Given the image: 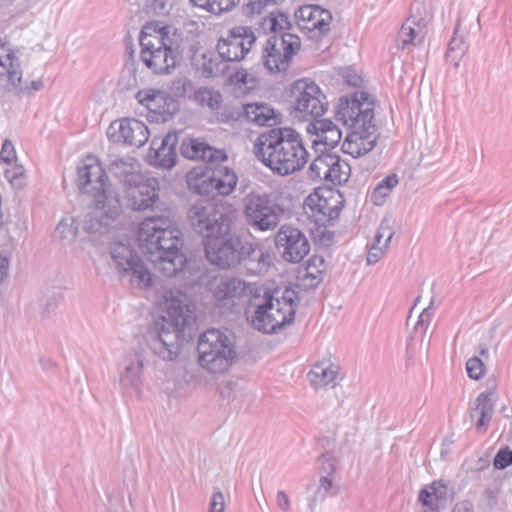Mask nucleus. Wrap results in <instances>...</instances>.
Returning a JSON list of instances; mask_svg holds the SVG:
<instances>
[{
	"mask_svg": "<svg viewBox=\"0 0 512 512\" xmlns=\"http://www.w3.org/2000/svg\"><path fill=\"white\" fill-rule=\"evenodd\" d=\"M178 133L172 131L163 138H154L149 149V157L154 159V164L162 168H172L176 164Z\"/></svg>",
	"mask_w": 512,
	"mask_h": 512,
	"instance_id": "nucleus-25",
	"label": "nucleus"
},
{
	"mask_svg": "<svg viewBox=\"0 0 512 512\" xmlns=\"http://www.w3.org/2000/svg\"><path fill=\"white\" fill-rule=\"evenodd\" d=\"M368 96L366 92H359L351 100L341 98L335 113L336 120L350 129L342 150L354 158L370 152L377 141L374 112Z\"/></svg>",
	"mask_w": 512,
	"mask_h": 512,
	"instance_id": "nucleus-6",
	"label": "nucleus"
},
{
	"mask_svg": "<svg viewBox=\"0 0 512 512\" xmlns=\"http://www.w3.org/2000/svg\"><path fill=\"white\" fill-rule=\"evenodd\" d=\"M452 512H474V506L470 501L464 500L457 503Z\"/></svg>",
	"mask_w": 512,
	"mask_h": 512,
	"instance_id": "nucleus-59",
	"label": "nucleus"
},
{
	"mask_svg": "<svg viewBox=\"0 0 512 512\" xmlns=\"http://www.w3.org/2000/svg\"><path fill=\"white\" fill-rule=\"evenodd\" d=\"M260 27L265 33L281 35L282 33H286V29L290 28V22L288 20V16L285 13H275L272 11L267 17L262 19Z\"/></svg>",
	"mask_w": 512,
	"mask_h": 512,
	"instance_id": "nucleus-35",
	"label": "nucleus"
},
{
	"mask_svg": "<svg viewBox=\"0 0 512 512\" xmlns=\"http://www.w3.org/2000/svg\"><path fill=\"white\" fill-rule=\"evenodd\" d=\"M398 176L396 174H391L382 179L378 184L380 186H384L389 191H392L398 184Z\"/></svg>",
	"mask_w": 512,
	"mask_h": 512,
	"instance_id": "nucleus-58",
	"label": "nucleus"
},
{
	"mask_svg": "<svg viewBox=\"0 0 512 512\" xmlns=\"http://www.w3.org/2000/svg\"><path fill=\"white\" fill-rule=\"evenodd\" d=\"M140 58L145 66L158 75L171 74L182 55V35L173 26L158 22L147 23L139 37Z\"/></svg>",
	"mask_w": 512,
	"mask_h": 512,
	"instance_id": "nucleus-7",
	"label": "nucleus"
},
{
	"mask_svg": "<svg viewBox=\"0 0 512 512\" xmlns=\"http://www.w3.org/2000/svg\"><path fill=\"white\" fill-rule=\"evenodd\" d=\"M498 395L494 389L481 392L469 408V418L479 433H485L494 415Z\"/></svg>",
	"mask_w": 512,
	"mask_h": 512,
	"instance_id": "nucleus-23",
	"label": "nucleus"
},
{
	"mask_svg": "<svg viewBox=\"0 0 512 512\" xmlns=\"http://www.w3.org/2000/svg\"><path fill=\"white\" fill-rule=\"evenodd\" d=\"M459 26L460 24L458 22L446 53V58L453 62L456 68L459 66L460 60L467 53L469 48L463 36L459 35Z\"/></svg>",
	"mask_w": 512,
	"mask_h": 512,
	"instance_id": "nucleus-36",
	"label": "nucleus"
},
{
	"mask_svg": "<svg viewBox=\"0 0 512 512\" xmlns=\"http://www.w3.org/2000/svg\"><path fill=\"white\" fill-rule=\"evenodd\" d=\"M241 262L238 263L248 274L262 273L267 266L266 255L257 244L244 240L241 248Z\"/></svg>",
	"mask_w": 512,
	"mask_h": 512,
	"instance_id": "nucleus-31",
	"label": "nucleus"
},
{
	"mask_svg": "<svg viewBox=\"0 0 512 512\" xmlns=\"http://www.w3.org/2000/svg\"><path fill=\"white\" fill-rule=\"evenodd\" d=\"M434 497H435L434 487H431L430 489H423V490H421V492L419 494V500L425 506H432Z\"/></svg>",
	"mask_w": 512,
	"mask_h": 512,
	"instance_id": "nucleus-56",
	"label": "nucleus"
},
{
	"mask_svg": "<svg viewBox=\"0 0 512 512\" xmlns=\"http://www.w3.org/2000/svg\"><path fill=\"white\" fill-rule=\"evenodd\" d=\"M55 236L60 237L62 239H73L76 236V231L72 226L60 222L59 225L56 227Z\"/></svg>",
	"mask_w": 512,
	"mask_h": 512,
	"instance_id": "nucleus-53",
	"label": "nucleus"
},
{
	"mask_svg": "<svg viewBox=\"0 0 512 512\" xmlns=\"http://www.w3.org/2000/svg\"><path fill=\"white\" fill-rule=\"evenodd\" d=\"M497 496L498 491L496 489L487 488L485 490V497L487 499V504L490 508L494 507L497 504Z\"/></svg>",
	"mask_w": 512,
	"mask_h": 512,
	"instance_id": "nucleus-60",
	"label": "nucleus"
},
{
	"mask_svg": "<svg viewBox=\"0 0 512 512\" xmlns=\"http://www.w3.org/2000/svg\"><path fill=\"white\" fill-rule=\"evenodd\" d=\"M225 498L222 492L216 491L212 494L209 512H224Z\"/></svg>",
	"mask_w": 512,
	"mask_h": 512,
	"instance_id": "nucleus-52",
	"label": "nucleus"
},
{
	"mask_svg": "<svg viewBox=\"0 0 512 512\" xmlns=\"http://www.w3.org/2000/svg\"><path fill=\"white\" fill-rule=\"evenodd\" d=\"M292 97L295 117L314 119L306 127L312 147L316 151L336 147L342 139V131L332 120L318 119L328 109V102L321 88L312 80L299 79L293 84Z\"/></svg>",
	"mask_w": 512,
	"mask_h": 512,
	"instance_id": "nucleus-3",
	"label": "nucleus"
},
{
	"mask_svg": "<svg viewBox=\"0 0 512 512\" xmlns=\"http://www.w3.org/2000/svg\"><path fill=\"white\" fill-rule=\"evenodd\" d=\"M149 134L144 122L134 118L113 121L107 129V136L112 142L138 148L148 141Z\"/></svg>",
	"mask_w": 512,
	"mask_h": 512,
	"instance_id": "nucleus-18",
	"label": "nucleus"
},
{
	"mask_svg": "<svg viewBox=\"0 0 512 512\" xmlns=\"http://www.w3.org/2000/svg\"><path fill=\"white\" fill-rule=\"evenodd\" d=\"M232 84H244L247 85L252 81V77L248 74L247 70L241 68L238 69L234 74L229 77Z\"/></svg>",
	"mask_w": 512,
	"mask_h": 512,
	"instance_id": "nucleus-54",
	"label": "nucleus"
},
{
	"mask_svg": "<svg viewBox=\"0 0 512 512\" xmlns=\"http://www.w3.org/2000/svg\"><path fill=\"white\" fill-rule=\"evenodd\" d=\"M432 316L433 313L430 310V306L423 309V311L419 315V320L417 322L416 327H423L424 329H426L432 319Z\"/></svg>",
	"mask_w": 512,
	"mask_h": 512,
	"instance_id": "nucleus-57",
	"label": "nucleus"
},
{
	"mask_svg": "<svg viewBox=\"0 0 512 512\" xmlns=\"http://www.w3.org/2000/svg\"><path fill=\"white\" fill-rule=\"evenodd\" d=\"M31 87L34 90H40L43 87V82L41 80L32 81Z\"/></svg>",
	"mask_w": 512,
	"mask_h": 512,
	"instance_id": "nucleus-63",
	"label": "nucleus"
},
{
	"mask_svg": "<svg viewBox=\"0 0 512 512\" xmlns=\"http://www.w3.org/2000/svg\"><path fill=\"white\" fill-rule=\"evenodd\" d=\"M135 98L152 115L154 121H167L178 109L176 101L165 91L155 89L139 90Z\"/></svg>",
	"mask_w": 512,
	"mask_h": 512,
	"instance_id": "nucleus-20",
	"label": "nucleus"
},
{
	"mask_svg": "<svg viewBox=\"0 0 512 512\" xmlns=\"http://www.w3.org/2000/svg\"><path fill=\"white\" fill-rule=\"evenodd\" d=\"M190 2L211 14L221 15L232 11L239 4L240 0H190Z\"/></svg>",
	"mask_w": 512,
	"mask_h": 512,
	"instance_id": "nucleus-38",
	"label": "nucleus"
},
{
	"mask_svg": "<svg viewBox=\"0 0 512 512\" xmlns=\"http://www.w3.org/2000/svg\"><path fill=\"white\" fill-rule=\"evenodd\" d=\"M275 244L284 260L299 263L310 251V244L306 235L296 227L282 225L276 236Z\"/></svg>",
	"mask_w": 512,
	"mask_h": 512,
	"instance_id": "nucleus-16",
	"label": "nucleus"
},
{
	"mask_svg": "<svg viewBox=\"0 0 512 512\" xmlns=\"http://www.w3.org/2000/svg\"><path fill=\"white\" fill-rule=\"evenodd\" d=\"M256 36L251 27L235 26L228 30L226 37L217 43V52L225 62H235L244 59L255 44Z\"/></svg>",
	"mask_w": 512,
	"mask_h": 512,
	"instance_id": "nucleus-15",
	"label": "nucleus"
},
{
	"mask_svg": "<svg viewBox=\"0 0 512 512\" xmlns=\"http://www.w3.org/2000/svg\"><path fill=\"white\" fill-rule=\"evenodd\" d=\"M244 240L235 234L211 235L204 240L206 257L221 269H230L241 262V248Z\"/></svg>",
	"mask_w": 512,
	"mask_h": 512,
	"instance_id": "nucleus-14",
	"label": "nucleus"
},
{
	"mask_svg": "<svg viewBox=\"0 0 512 512\" xmlns=\"http://www.w3.org/2000/svg\"><path fill=\"white\" fill-rule=\"evenodd\" d=\"M110 173L123 183L124 188L139 183L141 173L139 163L132 157L114 158L109 163Z\"/></svg>",
	"mask_w": 512,
	"mask_h": 512,
	"instance_id": "nucleus-30",
	"label": "nucleus"
},
{
	"mask_svg": "<svg viewBox=\"0 0 512 512\" xmlns=\"http://www.w3.org/2000/svg\"><path fill=\"white\" fill-rule=\"evenodd\" d=\"M5 176L17 188H22L25 185V170L21 165H14L7 169Z\"/></svg>",
	"mask_w": 512,
	"mask_h": 512,
	"instance_id": "nucleus-43",
	"label": "nucleus"
},
{
	"mask_svg": "<svg viewBox=\"0 0 512 512\" xmlns=\"http://www.w3.org/2000/svg\"><path fill=\"white\" fill-rule=\"evenodd\" d=\"M221 162H215L212 167V181H214L216 194L228 196L235 190L238 176L234 169L223 165Z\"/></svg>",
	"mask_w": 512,
	"mask_h": 512,
	"instance_id": "nucleus-32",
	"label": "nucleus"
},
{
	"mask_svg": "<svg viewBox=\"0 0 512 512\" xmlns=\"http://www.w3.org/2000/svg\"><path fill=\"white\" fill-rule=\"evenodd\" d=\"M350 176V166L339 156L333 155V160L330 162L329 171L326 174V181L333 184H341L346 182Z\"/></svg>",
	"mask_w": 512,
	"mask_h": 512,
	"instance_id": "nucleus-37",
	"label": "nucleus"
},
{
	"mask_svg": "<svg viewBox=\"0 0 512 512\" xmlns=\"http://www.w3.org/2000/svg\"><path fill=\"white\" fill-rule=\"evenodd\" d=\"M340 196L323 197L318 194L310 195L305 201V210L316 224H330L337 219L341 211Z\"/></svg>",
	"mask_w": 512,
	"mask_h": 512,
	"instance_id": "nucleus-21",
	"label": "nucleus"
},
{
	"mask_svg": "<svg viewBox=\"0 0 512 512\" xmlns=\"http://www.w3.org/2000/svg\"><path fill=\"white\" fill-rule=\"evenodd\" d=\"M394 220L390 216L384 217L377 229V232L375 234L374 240L376 242L383 243L387 246H389L391 239L394 235Z\"/></svg>",
	"mask_w": 512,
	"mask_h": 512,
	"instance_id": "nucleus-41",
	"label": "nucleus"
},
{
	"mask_svg": "<svg viewBox=\"0 0 512 512\" xmlns=\"http://www.w3.org/2000/svg\"><path fill=\"white\" fill-rule=\"evenodd\" d=\"M138 241L142 253L162 275L173 277L184 268L183 234L170 218H145L139 226Z\"/></svg>",
	"mask_w": 512,
	"mask_h": 512,
	"instance_id": "nucleus-2",
	"label": "nucleus"
},
{
	"mask_svg": "<svg viewBox=\"0 0 512 512\" xmlns=\"http://www.w3.org/2000/svg\"><path fill=\"white\" fill-rule=\"evenodd\" d=\"M189 189L199 195H210L215 193L214 181H212V172L210 174L197 170H192L187 175Z\"/></svg>",
	"mask_w": 512,
	"mask_h": 512,
	"instance_id": "nucleus-34",
	"label": "nucleus"
},
{
	"mask_svg": "<svg viewBox=\"0 0 512 512\" xmlns=\"http://www.w3.org/2000/svg\"><path fill=\"white\" fill-rule=\"evenodd\" d=\"M422 18H417L413 13L410 18L404 23L398 32L397 46L401 49H407L409 46H416L424 39L423 27L417 21Z\"/></svg>",
	"mask_w": 512,
	"mask_h": 512,
	"instance_id": "nucleus-33",
	"label": "nucleus"
},
{
	"mask_svg": "<svg viewBox=\"0 0 512 512\" xmlns=\"http://www.w3.org/2000/svg\"><path fill=\"white\" fill-rule=\"evenodd\" d=\"M466 370L471 379L478 380L484 375V364L478 357L474 356L468 359Z\"/></svg>",
	"mask_w": 512,
	"mask_h": 512,
	"instance_id": "nucleus-46",
	"label": "nucleus"
},
{
	"mask_svg": "<svg viewBox=\"0 0 512 512\" xmlns=\"http://www.w3.org/2000/svg\"><path fill=\"white\" fill-rule=\"evenodd\" d=\"M332 487H333V480H332L331 476L322 475L319 480V486H318L317 492L312 500L313 503H316L317 501L324 500Z\"/></svg>",
	"mask_w": 512,
	"mask_h": 512,
	"instance_id": "nucleus-48",
	"label": "nucleus"
},
{
	"mask_svg": "<svg viewBox=\"0 0 512 512\" xmlns=\"http://www.w3.org/2000/svg\"><path fill=\"white\" fill-rule=\"evenodd\" d=\"M479 353H480V355H481V356H483V357H486V358H487V357H488V353H489V351H488V347H487V346H485V345H481V346H480V351H479Z\"/></svg>",
	"mask_w": 512,
	"mask_h": 512,
	"instance_id": "nucleus-64",
	"label": "nucleus"
},
{
	"mask_svg": "<svg viewBox=\"0 0 512 512\" xmlns=\"http://www.w3.org/2000/svg\"><path fill=\"white\" fill-rule=\"evenodd\" d=\"M333 160V154L318 155L309 167V173L312 178L324 179L329 171L330 162Z\"/></svg>",
	"mask_w": 512,
	"mask_h": 512,
	"instance_id": "nucleus-40",
	"label": "nucleus"
},
{
	"mask_svg": "<svg viewBox=\"0 0 512 512\" xmlns=\"http://www.w3.org/2000/svg\"><path fill=\"white\" fill-rule=\"evenodd\" d=\"M276 504H277L278 508L283 512H287L290 510V508H291L290 500L285 491L279 490L277 492Z\"/></svg>",
	"mask_w": 512,
	"mask_h": 512,
	"instance_id": "nucleus-55",
	"label": "nucleus"
},
{
	"mask_svg": "<svg viewBox=\"0 0 512 512\" xmlns=\"http://www.w3.org/2000/svg\"><path fill=\"white\" fill-rule=\"evenodd\" d=\"M197 349L200 367L214 375L226 373L238 356L236 337L228 329L206 330L199 336Z\"/></svg>",
	"mask_w": 512,
	"mask_h": 512,
	"instance_id": "nucleus-8",
	"label": "nucleus"
},
{
	"mask_svg": "<svg viewBox=\"0 0 512 512\" xmlns=\"http://www.w3.org/2000/svg\"><path fill=\"white\" fill-rule=\"evenodd\" d=\"M8 260L6 257L0 255V282L4 280L7 275Z\"/></svg>",
	"mask_w": 512,
	"mask_h": 512,
	"instance_id": "nucleus-61",
	"label": "nucleus"
},
{
	"mask_svg": "<svg viewBox=\"0 0 512 512\" xmlns=\"http://www.w3.org/2000/svg\"><path fill=\"white\" fill-rule=\"evenodd\" d=\"M180 153L187 159L202 160L208 163L227 160V155L223 150L214 149L213 147L196 139L183 141Z\"/></svg>",
	"mask_w": 512,
	"mask_h": 512,
	"instance_id": "nucleus-27",
	"label": "nucleus"
},
{
	"mask_svg": "<svg viewBox=\"0 0 512 512\" xmlns=\"http://www.w3.org/2000/svg\"><path fill=\"white\" fill-rule=\"evenodd\" d=\"M162 315L148 329L145 339L150 350L164 361L175 360L181 350L180 337L191 319L186 295L180 290H167Z\"/></svg>",
	"mask_w": 512,
	"mask_h": 512,
	"instance_id": "nucleus-4",
	"label": "nucleus"
},
{
	"mask_svg": "<svg viewBox=\"0 0 512 512\" xmlns=\"http://www.w3.org/2000/svg\"><path fill=\"white\" fill-rule=\"evenodd\" d=\"M0 159L5 163H12L16 159V153L13 143L10 140H5L0 152Z\"/></svg>",
	"mask_w": 512,
	"mask_h": 512,
	"instance_id": "nucleus-51",
	"label": "nucleus"
},
{
	"mask_svg": "<svg viewBox=\"0 0 512 512\" xmlns=\"http://www.w3.org/2000/svg\"><path fill=\"white\" fill-rule=\"evenodd\" d=\"M300 45V38L295 34L271 35L262 48L261 60L264 67L270 73L285 72Z\"/></svg>",
	"mask_w": 512,
	"mask_h": 512,
	"instance_id": "nucleus-12",
	"label": "nucleus"
},
{
	"mask_svg": "<svg viewBox=\"0 0 512 512\" xmlns=\"http://www.w3.org/2000/svg\"><path fill=\"white\" fill-rule=\"evenodd\" d=\"M156 185V179L153 178L143 181V177H141L139 183L131 184L125 188L128 206L137 211H145L153 208L159 200Z\"/></svg>",
	"mask_w": 512,
	"mask_h": 512,
	"instance_id": "nucleus-22",
	"label": "nucleus"
},
{
	"mask_svg": "<svg viewBox=\"0 0 512 512\" xmlns=\"http://www.w3.org/2000/svg\"><path fill=\"white\" fill-rule=\"evenodd\" d=\"M251 292L249 285L236 277L223 276L215 279L212 293L217 305L222 308H232L248 297Z\"/></svg>",
	"mask_w": 512,
	"mask_h": 512,
	"instance_id": "nucleus-19",
	"label": "nucleus"
},
{
	"mask_svg": "<svg viewBox=\"0 0 512 512\" xmlns=\"http://www.w3.org/2000/svg\"><path fill=\"white\" fill-rule=\"evenodd\" d=\"M300 25L304 29L319 30L321 33L327 32L332 20L331 13L319 6H303L296 13Z\"/></svg>",
	"mask_w": 512,
	"mask_h": 512,
	"instance_id": "nucleus-28",
	"label": "nucleus"
},
{
	"mask_svg": "<svg viewBox=\"0 0 512 512\" xmlns=\"http://www.w3.org/2000/svg\"><path fill=\"white\" fill-rule=\"evenodd\" d=\"M390 193L391 191L386 189L384 186L377 184L371 193V201L374 205L381 206L386 201V198L390 195Z\"/></svg>",
	"mask_w": 512,
	"mask_h": 512,
	"instance_id": "nucleus-50",
	"label": "nucleus"
},
{
	"mask_svg": "<svg viewBox=\"0 0 512 512\" xmlns=\"http://www.w3.org/2000/svg\"><path fill=\"white\" fill-rule=\"evenodd\" d=\"M318 469L323 475L332 476L336 471V460L330 453L319 456Z\"/></svg>",
	"mask_w": 512,
	"mask_h": 512,
	"instance_id": "nucleus-44",
	"label": "nucleus"
},
{
	"mask_svg": "<svg viewBox=\"0 0 512 512\" xmlns=\"http://www.w3.org/2000/svg\"><path fill=\"white\" fill-rule=\"evenodd\" d=\"M203 73L206 74L207 76L216 75V73L213 71V69L211 67V62L204 65Z\"/></svg>",
	"mask_w": 512,
	"mask_h": 512,
	"instance_id": "nucleus-62",
	"label": "nucleus"
},
{
	"mask_svg": "<svg viewBox=\"0 0 512 512\" xmlns=\"http://www.w3.org/2000/svg\"><path fill=\"white\" fill-rule=\"evenodd\" d=\"M281 0H246L243 4V13L247 17L260 15L268 9L279 4Z\"/></svg>",
	"mask_w": 512,
	"mask_h": 512,
	"instance_id": "nucleus-39",
	"label": "nucleus"
},
{
	"mask_svg": "<svg viewBox=\"0 0 512 512\" xmlns=\"http://www.w3.org/2000/svg\"><path fill=\"white\" fill-rule=\"evenodd\" d=\"M341 368L329 360L316 363L308 373L310 384L316 389L334 387L340 376Z\"/></svg>",
	"mask_w": 512,
	"mask_h": 512,
	"instance_id": "nucleus-29",
	"label": "nucleus"
},
{
	"mask_svg": "<svg viewBox=\"0 0 512 512\" xmlns=\"http://www.w3.org/2000/svg\"><path fill=\"white\" fill-rule=\"evenodd\" d=\"M220 94L214 92L209 88L202 87L195 92V99L201 105L210 107L211 109H218L220 103Z\"/></svg>",
	"mask_w": 512,
	"mask_h": 512,
	"instance_id": "nucleus-42",
	"label": "nucleus"
},
{
	"mask_svg": "<svg viewBox=\"0 0 512 512\" xmlns=\"http://www.w3.org/2000/svg\"><path fill=\"white\" fill-rule=\"evenodd\" d=\"M110 254L113 264L122 278L130 277L131 284L138 288H148L151 285V273L128 244L113 243Z\"/></svg>",
	"mask_w": 512,
	"mask_h": 512,
	"instance_id": "nucleus-13",
	"label": "nucleus"
},
{
	"mask_svg": "<svg viewBox=\"0 0 512 512\" xmlns=\"http://www.w3.org/2000/svg\"><path fill=\"white\" fill-rule=\"evenodd\" d=\"M188 221L194 231L204 239L211 235H223L231 229L228 216L220 212L209 198L195 201L188 211Z\"/></svg>",
	"mask_w": 512,
	"mask_h": 512,
	"instance_id": "nucleus-11",
	"label": "nucleus"
},
{
	"mask_svg": "<svg viewBox=\"0 0 512 512\" xmlns=\"http://www.w3.org/2000/svg\"><path fill=\"white\" fill-rule=\"evenodd\" d=\"M388 247L389 246H387L383 243H380V242H376L374 240L369 251H368V254H367V259H366L367 264L368 265L376 264L380 259L383 258Z\"/></svg>",
	"mask_w": 512,
	"mask_h": 512,
	"instance_id": "nucleus-45",
	"label": "nucleus"
},
{
	"mask_svg": "<svg viewBox=\"0 0 512 512\" xmlns=\"http://www.w3.org/2000/svg\"><path fill=\"white\" fill-rule=\"evenodd\" d=\"M238 116L258 126H273L280 121V114L266 103L244 104Z\"/></svg>",
	"mask_w": 512,
	"mask_h": 512,
	"instance_id": "nucleus-26",
	"label": "nucleus"
},
{
	"mask_svg": "<svg viewBox=\"0 0 512 512\" xmlns=\"http://www.w3.org/2000/svg\"><path fill=\"white\" fill-rule=\"evenodd\" d=\"M512 464V450L509 447L501 448L495 455L493 465L496 469H505Z\"/></svg>",
	"mask_w": 512,
	"mask_h": 512,
	"instance_id": "nucleus-47",
	"label": "nucleus"
},
{
	"mask_svg": "<svg viewBox=\"0 0 512 512\" xmlns=\"http://www.w3.org/2000/svg\"><path fill=\"white\" fill-rule=\"evenodd\" d=\"M283 209L266 193L250 191L242 198V216L248 227L257 232L274 230Z\"/></svg>",
	"mask_w": 512,
	"mask_h": 512,
	"instance_id": "nucleus-10",
	"label": "nucleus"
},
{
	"mask_svg": "<svg viewBox=\"0 0 512 512\" xmlns=\"http://www.w3.org/2000/svg\"><path fill=\"white\" fill-rule=\"evenodd\" d=\"M298 293L291 287L284 290L264 294L261 303L256 304V310L251 322L255 329L264 333H276L294 321Z\"/></svg>",
	"mask_w": 512,
	"mask_h": 512,
	"instance_id": "nucleus-9",
	"label": "nucleus"
},
{
	"mask_svg": "<svg viewBox=\"0 0 512 512\" xmlns=\"http://www.w3.org/2000/svg\"><path fill=\"white\" fill-rule=\"evenodd\" d=\"M77 186L81 193L92 198L84 219L89 233L104 234L122 212L119 195L111 189L105 170L94 156H87L77 169Z\"/></svg>",
	"mask_w": 512,
	"mask_h": 512,
	"instance_id": "nucleus-1",
	"label": "nucleus"
},
{
	"mask_svg": "<svg viewBox=\"0 0 512 512\" xmlns=\"http://www.w3.org/2000/svg\"><path fill=\"white\" fill-rule=\"evenodd\" d=\"M142 348L127 351L118 366V381L124 392L138 390L143 382L144 367L147 364Z\"/></svg>",
	"mask_w": 512,
	"mask_h": 512,
	"instance_id": "nucleus-17",
	"label": "nucleus"
},
{
	"mask_svg": "<svg viewBox=\"0 0 512 512\" xmlns=\"http://www.w3.org/2000/svg\"><path fill=\"white\" fill-rule=\"evenodd\" d=\"M318 227L314 232L315 239L322 246H330L333 243L334 233L327 228V224H317Z\"/></svg>",
	"mask_w": 512,
	"mask_h": 512,
	"instance_id": "nucleus-49",
	"label": "nucleus"
},
{
	"mask_svg": "<svg viewBox=\"0 0 512 512\" xmlns=\"http://www.w3.org/2000/svg\"><path fill=\"white\" fill-rule=\"evenodd\" d=\"M254 153L280 176L301 170L308 161L302 139L292 128H272L261 133L254 144Z\"/></svg>",
	"mask_w": 512,
	"mask_h": 512,
	"instance_id": "nucleus-5",
	"label": "nucleus"
},
{
	"mask_svg": "<svg viewBox=\"0 0 512 512\" xmlns=\"http://www.w3.org/2000/svg\"><path fill=\"white\" fill-rule=\"evenodd\" d=\"M22 76L19 58L0 38V84L5 83L8 89H16L20 86Z\"/></svg>",
	"mask_w": 512,
	"mask_h": 512,
	"instance_id": "nucleus-24",
	"label": "nucleus"
}]
</instances>
